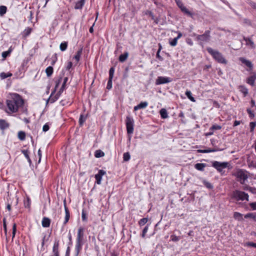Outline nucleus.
Returning a JSON list of instances; mask_svg holds the SVG:
<instances>
[{"label":"nucleus","instance_id":"15","mask_svg":"<svg viewBox=\"0 0 256 256\" xmlns=\"http://www.w3.org/2000/svg\"><path fill=\"white\" fill-rule=\"evenodd\" d=\"M239 60L242 64H244L247 67L250 68V70H252V68L253 64H252L250 61L242 57L240 58Z\"/></svg>","mask_w":256,"mask_h":256},{"label":"nucleus","instance_id":"47","mask_svg":"<svg viewBox=\"0 0 256 256\" xmlns=\"http://www.w3.org/2000/svg\"><path fill=\"white\" fill-rule=\"evenodd\" d=\"M11 52H12V50L10 49H9L7 51L2 52V58H6L7 56H8L10 54Z\"/></svg>","mask_w":256,"mask_h":256},{"label":"nucleus","instance_id":"28","mask_svg":"<svg viewBox=\"0 0 256 256\" xmlns=\"http://www.w3.org/2000/svg\"><path fill=\"white\" fill-rule=\"evenodd\" d=\"M234 218L238 221H242L243 220L242 214L238 212H234Z\"/></svg>","mask_w":256,"mask_h":256},{"label":"nucleus","instance_id":"49","mask_svg":"<svg viewBox=\"0 0 256 256\" xmlns=\"http://www.w3.org/2000/svg\"><path fill=\"white\" fill-rule=\"evenodd\" d=\"M256 126V122H252L250 123V132H252Z\"/></svg>","mask_w":256,"mask_h":256},{"label":"nucleus","instance_id":"39","mask_svg":"<svg viewBox=\"0 0 256 256\" xmlns=\"http://www.w3.org/2000/svg\"><path fill=\"white\" fill-rule=\"evenodd\" d=\"M32 29L29 27H28L27 28H26L23 32L24 36V37L28 36V35L30 34L32 32Z\"/></svg>","mask_w":256,"mask_h":256},{"label":"nucleus","instance_id":"53","mask_svg":"<svg viewBox=\"0 0 256 256\" xmlns=\"http://www.w3.org/2000/svg\"><path fill=\"white\" fill-rule=\"evenodd\" d=\"M112 79H110L108 78V80L106 86V88L108 90H110L112 88Z\"/></svg>","mask_w":256,"mask_h":256},{"label":"nucleus","instance_id":"27","mask_svg":"<svg viewBox=\"0 0 256 256\" xmlns=\"http://www.w3.org/2000/svg\"><path fill=\"white\" fill-rule=\"evenodd\" d=\"M160 114L162 118H168V112L165 108H162L160 111Z\"/></svg>","mask_w":256,"mask_h":256},{"label":"nucleus","instance_id":"58","mask_svg":"<svg viewBox=\"0 0 256 256\" xmlns=\"http://www.w3.org/2000/svg\"><path fill=\"white\" fill-rule=\"evenodd\" d=\"M248 113L249 114V116L251 118H253L254 116V114L252 111V110L250 108H248L246 110Z\"/></svg>","mask_w":256,"mask_h":256},{"label":"nucleus","instance_id":"3","mask_svg":"<svg viewBox=\"0 0 256 256\" xmlns=\"http://www.w3.org/2000/svg\"><path fill=\"white\" fill-rule=\"evenodd\" d=\"M210 31L208 30L202 34H196L194 33L192 36H196V40L199 42L200 45H202L204 43L208 42L210 40Z\"/></svg>","mask_w":256,"mask_h":256},{"label":"nucleus","instance_id":"25","mask_svg":"<svg viewBox=\"0 0 256 256\" xmlns=\"http://www.w3.org/2000/svg\"><path fill=\"white\" fill-rule=\"evenodd\" d=\"M238 90L243 94L244 96H246L248 94V90L243 86H240L238 87Z\"/></svg>","mask_w":256,"mask_h":256},{"label":"nucleus","instance_id":"9","mask_svg":"<svg viewBox=\"0 0 256 256\" xmlns=\"http://www.w3.org/2000/svg\"><path fill=\"white\" fill-rule=\"evenodd\" d=\"M237 177L239 179L240 183L242 184H244L245 181L247 180L248 176L246 172L243 171L242 170H240L237 172Z\"/></svg>","mask_w":256,"mask_h":256},{"label":"nucleus","instance_id":"26","mask_svg":"<svg viewBox=\"0 0 256 256\" xmlns=\"http://www.w3.org/2000/svg\"><path fill=\"white\" fill-rule=\"evenodd\" d=\"M87 118V115L81 114L80 116L78 122L80 126H82Z\"/></svg>","mask_w":256,"mask_h":256},{"label":"nucleus","instance_id":"63","mask_svg":"<svg viewBox=\"0 0 256 256\" xmlns=\"http://www.w3.org/2000/svg\"><path fill=\"white\" fill-rule=\"evenodd\" d=\"M243 22H244V24H247L248 26H250L251 25V22H250V20L249 19L244 18L243 20Z\"/></svg>","mask_w":256,"mask_h":256},{"label":"nucleus","instance_id":"18","mask_svg":"<svg viewBox=\"0 0 256 256\" xmlns=\"http://www.w3.org/2000/svg\"><path fill=\"white\" fill-rule=\"evenodd\" d=\"M85 3V0H80L78 1L74 6L76 10H81L82 8Z\"/></svg>","mask_w":256,"mask_h":256},{"label":"nucleus","instance_id":"51","mask_svg":"<svg viewBox=\"0 0 256 256\" xmlns=\"http://www.w3.org/2000/svg\"><path fill=\"white\" fill-rule=\"evenodd\" d=\"M170 240L174 242H178L180 240V238L176 235L172 234L170 236Z\"/></svg>","mask_w":256,"mask_h":256},{"label":"nucleus","instance_id":"32","mask_svg":"<svg viewBox=\"0 0 256 256\" xmlns=\"http://www.w3.org/2000/svg\"><path fill=\"white\" fill-rule=\"evenodd\" d=\"M104 156V153L100 150H96L94 152V156L96 158L102 157Z\"/></svg>","mask_w":256,"mask_h":256},{"label":"nucleus","instance_id":"5","mask_svg":"<svg viewBox=\"0 0 256 256\" xmlns=\"http://www.w3.org/2000/svg\"><path fill=\"white\" fill-rule=\"evenodd\" d=\"M126 128L128 134H132L134 132V120L132 118L127 116L126 120Z\"/></svg>","mask_w":256,"mask_h":256},{"label":"nucleus","instance_id":"22","mask_svg":"<svg viewBox=\"0 0 256 256\" xmlns=\"http://www.w3.org/2000/svg\"><path fill=\"white\" fill-rule=\"evenodd\" d=\"M68 80V77H65L64 78V81H63L62 86L60 88V89L59 91L58 92L60 93V94H62L64 90H65L66 84Z\"/></svg>","mask_w":256,"mask_h":256},{"label":"nucleus","instance_id":"60","mask_svg":"<svg viewBox=\"0 0 256 256\" xmlns=\"http://www.w3.org/2000/svg\"><path fill=\"white\" fill-rule=\"evenodd\" d=\"M82 220L83 221H86L87 220V218H86V212H84V210L82 212Z\"/></svg>","mask_w":256,"mask_h":256},{"label":"nucleus","instance_id":"61","mask_svg":"<svg viewBox=\"0 0 256 256\" xmlns=\"http://www.w3.org/2000/svg\"><path fill=\"white\" fill-rule=\"evenodd\" d=\"M250 206L252 210H256V202L250 203Z\"/></svg>","mask_w":256,"mask_h":256},{"label":"nucleus","instance_id":"12","mask_svg":"<svg viewBox=\"0 0 256 256\" xmlns=\"http://www.w3.org/2000/svg\"><path fill=\"white\" fill-rule=\"evenodd\" d=\"M212 166L216 168L219 172H221L224 168V162H220L217 161H214L212 162Z\"/></svg>","mask_w":256,"mask_h":256},{"label":"nucleus","instance_id":"64","mask_svg":"<svg viewBox=\"0 0 256 256\" xmlns=\"http://www.w3.org/2000/svg\"><path fill=\"white\" fill-rule=\"evenodd\" d=\"M72 63L71 62H68L67 66L66 67V70H69L72 67Z\"/></svg>","mask_w":256,"mask_h":256},{"label":"nucleus","instance_id":"20","mask_svg":"<svg viewBox=\"0 0 256 256\" xmlns=\"http://www.w3.org/2000/svg\"><path fill=\"white\" fill-rule=\"evenodd\" d=\"M10 124L4 120H0V128L2 130H4L8 128Z\"/></svg>","mask_w":256,"mask_h":256},{"label":"nucleus","instance_id":"6","mask_svg":"<svg viewBox=\"0 0 256 256\" xmlns=\"http://www.w3.org/2000/svg\"><path fill=\"white\" fill-rule=\"evenodd\" d=\"M234 196L238 200H248V194L244 192L236 190L234 193Z\"/></svg>","mask_w":256,"mask_h":256},{"label":"nucleus","instance_id":"21","mask_svg":"<svg viewBox=\"0 0 256 256\" xmlns=\"http://www.w3.org/2000/svg\"><path fill=\"white\" fill-rule=\"evenodd\" d=\"M206 166V164L204 163H197L194 165V168L200 171H204Z\"/></svg>","mask_w":256,"mask_h":256},{"label":"nucleus","instance_id":"42","mask_svg":"<svg viewBox=\"0 0 256 256\" xmlns=\"http://www.w3.org/2000/svg\"><path fill=\"white\" fill-rule=\"evenodd\" d=\"M244 190H248L252 194H256V188H255L246 186L244 187Z\"/></svg>","mask_w":256,"mask_h":256},{"label":"nucleus","instance_id":"29","mask_svg":"<svg viewBox=\"0 0 256 256\" xmlns=\"http://www.w3.org/2000/svg\"><path fill=\"white\" fill-rule=\"evenodd\" d=\"M255 79V76H250L247 78L246 82L249 84L253 86L254 84Z\"/></svg>","mask_w":256,"mask_h":256},{"label":"nucleus","instance_id":"52","mask_svg":"<svg viewBox=\"0 0 256 256\" xmlns=\"http://www.w3.org/2000/svg\"><path fill=\"white\" fill-rule=\"evenodd\" d=\"M62 80V78L60 77L58 78V80L57 81H56V86H55L54 90H53L54 92H55L56 91L57 88L59 86Z\"/></svg>","mask_w":256,"mask_h":256},{"label":"nucleus","instance_id":"31","mask_svg":"<svg viewBox=\"0 0 256 256\" xmlns=\"http://www.w3.org/2000/svg\"><path fill=\"white\" fill-rule=\"evenodd\" d=\"M245 218H250L253 219L255 222H256V215L254 213H248L244 216Z\"/></svg>","mask_w":256,"mask_h":256},{"label":"nucleus","instance_id":"13","mask_svg":"<svg viewBox=\"0 0 256 256\" xmlns=\"http://www.w3.org/2000/svg\"><path fill=\"white\" fill-rule=\"evenodd\" d=\"M64 210H65V214H66L64 220V225H66L69 220L70 217V214L68 209V207L66 206V200H64Z\"/></svg>","mask_w":256,"mask_h":256},{"label":"nucleus","instance_id":"45","mask_svg":"<svg viewBox=\"0 0 256 256\" xmlns=\"http://www.w3.org/2000/svg\"><path fill=\"white\" fill-rule=\"evenodd\" d=\"M145 14L149 15V16H150L151 17L152 19L154 20V22H156V23L158 24V22L156 20H155L154 16L152 11L148 10L146 11Z\"/></svg>","mask_w":256,"mask_h":256},{"label":"nucleus","instance_id":"55","mask_svg":"<svg viewBox=\"0 0 256 256\" xmlns=\"http://www.w3.org/2000/svg\"><path fill=\"white\" fill-rule=\"evenodd\" d=\"M49 129H50V126L48 123L46 124L43 126V128H42L43 132H46L48 131L49 130Z\"/></svg>","mask_w":256,"mask_h":256},{"label":"nucleus","instance_id":"8","mask_svg":"<svg viewBox=\"0 0 256 256\" xmlns=\"http://www.w3.org/2000/svg\"><path fill=\"white\" fill-rule=\"evenodd\" d=\"M172 81V79L166 76H158L156 80V85L162 84L170 82Z\"/></svg>","mask_w":256,"mask_h":256},{"label":"nucleus","instance_id":"57","mask_svg":"<svg viewBox=\"0 0 256 256\" xmlns=\"http://www.w3.org/2000/svg\"><path fill=\"white\" fill-rule=\"evenodd\" d=\"M160 49L158 48V50L156 52V56L160 60L162 61L163 60V58L160 54Z\"/></svg>","mask_w":256,"mask_h":256},{"label":"nucleus","instance_id":"23","mask_svg":"<svg viewBox=\"0 0 256 256\" xmlns=\"http://www.w3.org/2000/svg\"><path fill=\"white\" fill-rule=\"evenodd\" d=\"M128 56V52H124L123 54L120 56L118 60L120 62H123L126 60Z\"/></svg>","mask_w":256,"mask_h":256},{"label":"nucleus","instance_id":"38","mask_svg":"<svg viewBox=\"0 0 256 256\" xmlns=\"http://www.w3.org/2000/svg\"><path fill=\"white\" fill-rule=\"evenodd\" d=\"M186 96L192 102H195L194 98L192 96V94L190 90H186L185 92Z\"/></svg>","mask_w":256,"mask_h":256},{"label":"nucleus","instance_id":"16","mask_svg":"<svg viewBox=\"0 0 256 256\" xmlns=\"http://www.w3.org/2000/svg\"><path fill=\"white\" fill-rule=\"evenodd\" d=\"M55 92H54V91H52V94L48 100V101L50 102V103H54V102H55L56 100H58V98H59V97L61 95V94H60V93H58H58L54 96H52V94L54 93Z\"/></svg>","mask_w":256,"mask_h":256},{"label":"nucleus","instance_id":"17","mask_svg":"<svg viewBox=\"0 0 256 256\" xmlns=\"http://www.w3.org/2000/svg\"><path fill=\"white\" fill-rule=\"evenodd\" d=\"M148 106V103L146 102H140L138 104L134 107V110H138L140 109L146 108Z\"/></svg>","mask_w":256,"mask_h":256},{"label":"nucleus","instance_id":"43","mask_svg":"<svg viewBox=\"0 0 256 256\" xmlns=\"http://www.w3.org/2000/svg\"><path fill=\"white\" fill-rule=\"evenodd\" d=\"M130 156L128 152H124L123 154V160L124 162H128L130 160Z\"/></svg>","mask_w":256,"mask_h":256},{"label":"nucleus","instance_id":"35","mask_svg":"<svg viewBox=\"0 0 256 256\" xmlns=\"http://www.w3.org/2000/svg\"><path fill=\"white\" fill-rule=\"evenodd\" d=\"M11 76H12V74L10 72L6 73V72H2L0 74V78L2 80L5 79L8 77H10Z\"/></svg>","mask_w":256,"mask_h":256},{"label":"nucleus","instance_id":"11","mask_svg":"<svg viewBox=\"0 0 256 256\" xmlns=\"http://www.w3.org/2000/svg\"><path fill=\"white\" fill-rule=\"evenodd\" d=\"M106 174V172L103 170H98V173L94 176L97 184H101L102 176Z\"/></svg>","mask_w":256,"mask_h":256},{"label":"nucleus","instance_id":"33","mask_svg":"<svg viewBox=\"0 0 256 256\" xmlns=\"http://www.w3.org/2000/svg\"><path fill=\"white\" fill-rule=\"evenodd\" d=\"M18 138L20 140H24L26 139V133L23 131H20L18 134Z\"/></svg>","mask_w":256,"mask_h":256},{"label":"nucleus","instance_id":"2","mask_svg":"<svg viewBox=\"0 0 256 256\" xmlns=\"http://www.w3.org/2000/svg\"><path fill=\"white\" fill-rule=\"evenodd\" d=\"M84 228L80 226L78 228L75 246L76 255L78 256L82 248L84 240Z\"/></svg>","mask_w":256,"mask_h":256},{"label":"nucleus","instance_id":"54","mask_svg":"<svg viewBox=\"0 0 256 256\" xmlns=\"http://www.w3.org/2000/svg\"><path fill=\"white\" fill-rule=\"evenodd\" d=\"M16 231V224H14L12 226V239L15 236Z\"/></svg>","mask_w":256,"mask_h":256},{"label":"nucleus","instance_id":"41","mask_svg":"<svg viewBox=\"0 0 256 256\" xmlns=\"http://www.w3.org/2000/svg\"><path fill=\"white\" fill-rule=\"evenodd\" d=\"M216 149H210V148H208V149H206V150H198V152L200 153H208V152H216Z\"/></svg>","mask_w":256,"mask_h":256},{"label":"nucleus","instance_id":"24","mask_svg":"<svg viewBox=\"0 0 256 256\" xmlns=\"http://www.w3.org/2000/svg\"><path fill=\"white\" fill-rule=\"evenodd\" d=\"M82 48H80L78 50L76 55L74 57V58L76 60V62H78L80 60V58L82 54Z\"/></svg>","mask_w":256,"mask_h":256},{"label":"nucleus","instance_id":"10","mask_svg":"<svg viewBox=\"0 0 256 256\" xmlns=\"http://www.w3.org/2000/svg\"><path fill=\"white\" fill-rule=\"evenodd\" d=\"M52 255L51 256H60L59 252V242L58 240H56L54 242L52 250Z\"/></svg>","mask_w":256,"mask_h":256},{"label":"nucleus","instance_id":"1","mask_svg":"<svg viewBox=\"0 0 256 256\" xmlns=\"http://www.w3.org/2000/svg\"><path fill=\"white\" fill-rule=\"evenodd\" d=\"M24 102L22 96L18 94H14L10 99L6 100V104L9 111L8 113H14L18 111L19 108L22 107Z\"/></svg>","mask_w":256,"mask_h":256},{"label":"nucleus","instance_id":"56","mask_svg":"<svg viewBox=\"0 0 256 256\" xmlns=\"http://www.w3.org/2000/svg\"><path fill=\"white\" fill-rule=\"evenodd\" d=\"M152 1L158 6H162V4L158 0H152Z\"/></svg>","mask_w":256,"mask_h":256},{"label":"nucleus","instance_id":"4","mask_svg":"<svg viewBox=\"0 0 256 256\" xmlns=\"http://www.w3.org/2000/svg\"><path fill=\"white\" fill-rule=\"evenodd\" d=\"M206 50L212 56V57L218 62L220 63H224V58L219 52L214 50L211 48H208Z\"/></svg>","mask_w":256,"mask_h":256},{"label":"nucleus","instance_id":"40","mask_svg":"<svg viewBox=\"0 0 256 256\" xmlns=\"http://www.w3.org/2000/svg\"><path fill=\"white\" fill-rule=\"evenodd\" d=\"M7 10L6 6H0V16H3L6 12Z\"/></svg>","mask_w":256,"mask_h":256},{"label":"nucleus","instance_id":"19","mask_svg":"<svg viewBox=\"0 0 256 256\" xmlns=\"http://www.w3.org/2000/svg\"><path fill=\"white\" fill-rule=\"evenodd\" d=\"M50 220L48 218L44 217L42 218V224L44 228H48L50 226Z\"/></svg>","mask_w":256,"mask_h":256},{"label":"nucleus","instance_id":"7","mask_svg":"<svg viewBox=\"0 0 256 256\" xmlns=\"http://www.w3.org/2000/svg\"><path fill=\"white\" fill-rule=\"evenodd\" d=\"M180 10L186 15L192 17L193 14L190 12L184 4L182 1L176 4Z\"/></svg>","mask_w":256,"mask_h":256},{"label":"nucleus","instance_id":"62","mask_svg":"<svg viewBox=\"0 0 256 256\" xmlns=\"http://www.w3.org/2000/svg\"><path fill=\"white\" fill-rule=\"evenodd\" d=\"M204 186L210 189L212 188V184L208 182H204Z\"/></svg>","mask_w":256,"mask_h":256},{"label":"nucleus","instance_id":"34","mask_svg":"<svg viewBox=\"0 0 256 256\" xmlns=\"http://www.w3.org/2000/svg\"><path fill=\"white\" fill-rule=\"evenodd\" d=\"M22 152L25 156L26 158L28 160L30 163H31V160L29 156V151L28 150H22Z\"/></svg>","mask_w":256,"mask_h":256},{"label":"nucleus","instance_id":"48","mask_svg":"<svg viewBox=\"0 0 256 256\" xmlns=\"http://www.w3.org/2000/svg\"><path fill=\"white\" fill-rule=\"evenodd\" d=\"M114 72V68L112 67L109 70V78L112 79Z\"/></svg>","mask_w":256,"mask_h":256},{"label":"nucleus","instance_id":"30","mask_svg":"<svg viewBox=\"0 0 256 256\" xmlns=\"http://www.w3.org/2000/svg\"><path fill=\"white\" fill-rule=\"evenodd\" d=\"M54 69L52 66H48L46 70V72L48 77H50L52 75Z\"/></svg>","mask_w":256,"mask_h":256},{"label":"nucleus","instance_id":"46","mask_svg":"<svg viewBox=\"0 0 256 256\" xmlns=\"http://www.w3.org/2000/svg\"><path fill=\"white\" fill-rule=\"evenodd\" d=\"M178 40L176 38H175L173 39H172V40H169L170 44L172 46H176L177 44Z\"/></svg>","mask_w":256,"mask_h":256},{"label":"nucleus","instance_id":"14","mask_svg":"<svg viewBox=\"0 0 256 256\" xmlns=\"http://www.w3.org/2000/svg\"><path fill=\"white\" fill-rule=\"evenodd\" d=\"M243 40L246 42V44L248 46H249L251 48H255L256 46L252 41V38H246L245 36L243 37Z\"/></svg>","mask_w":256,"mask_h":256},{"label":"nucleus","instance_id":"44","mask_svg":"<svg viewBox=\"0 0 256 256\" xmlns=\"http://www.w3.org/2000/svg\"><path fill=\"white\" fill-rule=\"evenodd\" d=\"M150 224H147L146 226L142 230V234H141V236L142 238H144L146 236V234L148 232V227L150 226Z\"/></svg>","mask_w":256,"mask_h":256},{"label":"nucleus","instance_id":"36","mask_svg":"<svg viewBox=\"0 0 256 256\" xmlns=\"http://www.w3.org/2000/svg\"><path fill=\"white\" fill-rule=\"evenodd\" d=\"M148 220V218H141L138 221V224L140 226H144L145 224H146Z\"/></svg>","mask_w":256,"mask_h":256},{"label":"nucleus","instance_id":"37","mask_svg":"<svg viewBox=\"0 0 256 256\" xmlns=\"http://www.w3.org/2000/svg\"><path fill=\"white\" fill-rule=\"evenodd\" d=\"M68 48V42H62L60 44V50L61 51H64L66 50Z\"/></svg>","mask_w":256,"mask_h":256},{"label":"nucleus","instance_id":"59","mask_svg":"<svg viewBox=\"0 0 256 256\" xmlns=\"http://www.w3.org/2000/svg\"><path fill=\"white\" fill-rule=\"evenodd\" d=\"M246 245L248 246L254 247L256 248V243L253 242H248Z\"/></svg>","mask_w":256,"mask_h":256},{"label":"nucleus","instance_id":"50","mask_svg":"<svg viewBox=\"0 0 256 256\" xmlns=\"http://www.w3.org/2000/svg\"><path fill=\"white\" fill-rule=\"evenodd\" d=\"M247 3L254 9L256 10V3L251 0H248Z\"/></svg>","mask_w":256,"mask_h":256}]
</instances>
